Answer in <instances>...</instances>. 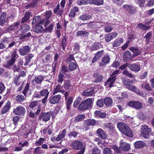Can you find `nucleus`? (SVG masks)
Returning a JSON list of instances; mask_svg holds the SVG:
<instances>
[{"instance_id": "nucleus-1", "label": "nucleus", "mask_w": 154, "mask_h": 154, "mask_svg": "<svg viewBox=\"0 0 154 154\" xmlns=\"http://www.w3.org/2000/svg\"><path fill=\"white\" fill-rule=\"evenodd\" d=\"M117 127L119 131L125 135L129 137L133 136L132 131L129 127L123 122H119L117 124Z\"/></svg>"}, {"instance_id": "nucleus-2", "label": "nucleus", "mask_w": 154, "mask_h": 154, "mask_svg": "<svg viewBox=\"0 0 154 154\" xmlns=\"http://www.w3.org/2000/svg\"><path fill=\"white\" fill-rule=\"evenodd\" d=\"M92 103V99L90 98H88L84 100L79 106V110L82 111L90 108Z\"/></svg>"}, {"instance_id": "nucleus-3", "label": "nucleus", "mask_w": 154, "mask_h": 154, "mask_svg": "<svg viewBox=\"0 0 154 154\" xmlns=\"http://www.w3.org/2000/svg\"><path fill=\"white\" fill-rule=\"evenodd\" d=\"M30 28V26L26 24L22 25L20 28L16 32L17 37L21 35L28 31Z\"/></svg>"}, {"instance_id": "nucleus-4", "label": "nucleus", "mask_w": 154, "mask_h": 154, "mask_svg": "<svg viewBox=\"0 0 154 154\" xmlns=\"http://www.w3.org/2000/svg\"><path fill=\"white\" fill-rule=\"evenodd\" d=\"M53 114V112L50 111L46 113H42L38 117V119L40 120L47 122L50 119L51 116Z\"/></svg>"}, {"instance_id": "nucleus-5", "label": "nucleus", "mask_w": 154, "mask_h": 154, "mask_svg": "<svg viewBox=\"0 0 154 154\" xmlns=\"http://www.w3.org/2000/svg\"><path fill=\"white\" fill-rule=\"evenodd\" d=\"M26 110L25 108L22 105L17 106L16 108L14 109L13 113L16 115H23L25 114Z\"/></svg>"}, {"instance_id": "nucleus-6", "label": "nucleus", "mask_w": 154, "mask_h": 154, "mask_svg": "<svg viewBox=\"0 0 154 154\" xmlns=\"http://www.w3.org/2000/svg\"><path fill=\"white\" fill-rule=\"evenodd\" d=\"M151 129L145 125H143L141 129V135L144 138H146V135H148L151 132Z\"/></svg>"}, {"instance_id": "nucleus-7", "label": "nucleus", "mask_w": 154, "mask_h": 154, "mask_svg": "<svg viewBox=\"0 0 154 154\" xmlns=\"http://www.w3.org/2000/svg\"><path fill=\"white\" fill-rule=\"evenodd\" d=\"M128 106L138 109L141 108L142 106V103L136 101H132L129 102L128 103Z\"/></svg>"}, {"instance_id": "nucleus-8", "label": "nucleus", "mask_w": 154, "mask_h": 154, "mask_svg": "<svg viewBox=\"0 0 154 154\" xmlns=\"http://www.w3.org/2000/svg\"><path fill=\"white\" fill-rule=\"evenodd\" d=\"M116 79V77L110 76L105 82L104 85L107 88H110L113 86V84Z\"/></svg>"}, {"instance_id": "nucleus-9", "label": "nucleus", "mask_w": 154, "mask_h": 154, "mask_svg": "<svg viewBox=\"0 0 154 154\" xmlns=\"http://www.w3.org/2000/svg\"><path fill=\"white\" fill-rule=\"evenodd\" d=\"M18 55L15 51H14L11 54V58L10 60L8 61V65L10 66L13 65L16 60L17 59Z\"/></svg>"}, {"instance_id": "nucleus-10", "label": "nucleus", "mask_w": 154, "mask_h": 154, "mask_svg": "<svg viewBox=\"0 0 154 154\" xmlns=\"http://www.w3.org/2000/svg\"><path fill=\"white\" fill-rule=\"evenodd\" d=\"M45 22V20L41 19L40 16H36L34 17L32 22V25L34 24L39 25L43 24Z\"/></svg>"}, {"instance_id": "nucleus-11", "label": "nucleus", "mask_w": 154, "mask_h": 154, "mask_svg": "<svg viewBox=\"0 0 154 154\" xmlns=\"http://www.w3.org/2000/svg\"><path fill=\"white\" fill-rule=\"evenodd\" d=\"M30 50V48L28 45L24 46L22 48L19 49V54L21 56H25L27 54Z\"/></svg>"}, {"instance_id": "nucleus-12", "label": "nucleus", "mask_w": 154, "mask_h": 154, "mask_svg": "<svg viewBox=\"0 0 154 154\" xmlns=\"http://www.w3.org/2000/svg\"><path fill=\"white\" fill-rule=\"evenodd\" d=\"M119 148L121 150L127 151L130 149V146L128 143L124 142L121 140Z\"/></svg>"}, {"instance_id": "nucleus-13", "label": "nucleus", "mask_w": 154, "mask_h": 154, "mask_svg": "<svg viewBox=\"0 0 154 154\" xmlns=\"http://www.w3.org/2000/svg\"><path fill=\"white\" fill-rule=\"evenodd\" d=\"M11 105L10 102L8 101L2 109L1 112L2 115L5 114L9 111L11 107Z\"/></svg>"}, {"instance_id": "nucleus-14", "label": "nucleus", "mask_w": 154, "mask_h": 154, "mask_svg": "<svg viewBox=\"0 0 154 154\" xmlns=\"http://www.w3.org/2000/svg\"><path fill=\"white\" fill-rule=\"evenodd\" d=\"M65 91L63 85L61 86L60 84H58L56 86L53 94V95H54L58 92H61L63 94L64 93Z\"/></svg>"}, {"instance_id": "nucleus-15", "label": "nucleus", "mask_w": 154, "mask_h": 154, "mask_svg": "<svg viewBox=\"0 0 154 154\" xmlns=\"http://www.w3.org/2000/svg\"><path fill=\"white\" fill-rule=\"evenodd\" d=\"M61 98V96L60 94L55 95L49 99L50 103L52 104L58 103Z\"/></svg>"}, {"instance_id": "nucleus-16", "label": "nucleus", "mask_w": 154, "mask_h": 154, "mask_svg": "<svg viewBox=\"0 0 154 154\" xmlns=\"http://www.w3.org/2000/svg\"><path fill=\"white\" fill-rule=\"evenodd\" d=\"M64 12L63 8H60V5L58 4L57 6L54 8V12L57 15L61 16L63 14Z\"/></svg>"}, {"instance_id": "nucleus-17", "label": "nucleus", "mask_w": 154, "mask_h": 154, "mask_svg": "<svg viewBox=\"0 0 154 154\" xmlns=\"http://www.w3.org/2000/svg\"><path fill=\"white\" fill-rule=\"evenodd\" d=\"M71 145L74 149H76L78 150L81 149L82 147V143L79 141H75L72 142Z\"/></svg>"}, {"instance_id": "nucleus-18", "label": "nucleus", "mask_w": 154, "mask_h": 154, "mask_svg": "<svg viewBox=\"0 0 154 154\" xmlns=\"http://www.w3.org/2000/svg\"><path fill=\"white\" fill-rule=\"evenodd\" d=\"M92 17L91 15L85 13L80 15L79 18L83 21L88 20Z\"/></svg>"}, {"instance_id": "nucleus-19", "label": "nucleus", "mask_w": 154, "mask_h": 154, "mask_svg": "<svg viewBox=\"0 0 154 154\" xmlns=\"http://www.w3.org/2000/svg\"><path fill=\"white\" fill-rule=\"evenodd\" d=\"M130 50L133 53L134 56H136L141 53L142 49H138L137 47H131L130 48Z\"/></svg>"}, {"instance_id": "nucleus-20", "label": "nucleus", "mask_w": 154, "mask_h": 154, "mask_svg": "<svg viewBox=\"0 0 154 154\" xmlns=\"http://www.w3.org/2000/svg\"><path fill=\"white\" fill-rule=\"evenodd\" d=\"M123 7L129 13H134L136 9L132 5H123Z\"/></svg>"}, {"instance_id": "nucleus-21", "label": "nucleus", "mask_w": 154, "mask_h": 154, "mask_svg": "<svg viewBox=\"0 0 154 154\" xmlns=\"http://www.w3.org/2000/svg\"><path fill=\"white\" fill-rule=\"evenodd\" d=\"M128 67L131 70L135 72H138L140 69V65L135 63L130 65Z\"/></svg>"}, {"instance_id": "nucleus-22", "label": "nucleus", "mask_w": 154, "mask_h": 154, "mask_svg": "<svg viewBox=\"0 0 154 154\" xmlns=\"http://www.w3.org/2000/svg\"><path fill=\"white\" fill-rule=\"evenodd\" d=\"M32 31L36 33H41L43 32V28L42 26L39 25H36L32 29Z\"/></svg>"}, {"instance_id": "nucleus-23", "label": "nucleus", "mask_w": 154, "mask_h": 154, "mask_svg": "<svg viewBox=\"0 0 154 154\" xmlns=\"http://www.w3.org/2000/svg\"><path fill=\"white\" fill-rule=\"evenodd\" d=\"M145 143L142 141H138L135 142L134 144L135 148L138 149L142 148L146 146Z\"/></svg>"}, {"instance_id": "nucleus-24", "label": "nucleus", "mask_w": 154, "mask_h": 154, "mask_svg": "<svg viewBox=\"0 0 154 154\" xmlns=\"http://www.w3.org/2000/svg\"><path fill=\"white\" fill-rule=\"evenodd\" d=\"M127 88L131 91L135 92L136 94L139 95H140L141 93L140 92L139 89L137 88L134 85H131L127 87Z\"/></svg>"}, {"instance_id": "nucleus-25", "label": "nucleus", "mask_w": 154, "mask_h": 154, "mask_svg": "<svg viewBox=\"0 0 154 154\" xmlns=\"http://www.w3.org/2000/svg\"><path fill=\"white\" fill-rule=\"evenodd\" d=\"M110 60V58L108 56H105L102 59L101 62L100 63V66H102L106 64L109 62Z\"/></svg>"}, {"instance_id": "nucleus-26", "label": "nucleus", "mask_w": 154, "mask_h": 154, "mask_svg": "<svg viewBox=\"0 0 154 154\" xmlns=\"http://www.w3.org/2000/svg\"><path fill=\"white\" fill-rule=\"evenodd\" d=\"M66 130L64 129L63 130L60 134H59L56 138L55 140L57 141L61 140L63 138L65 137L66 134Z\"/></svg>"}, {"instance_id": "nucleus-27", "label": "nucleus", "mask_w": 154, "mask_h": 154, "mask_svg": "<svg viewBox=\"0 0 154 154\" xmlns=\"http://www.w3.org/2000/svg\"><path fill=\"white\" fill-rule=\"evenodd\" d=\"M93 77L96 82H100L102 80L103 77L98 73H95L93 75Z\"/></svg>"}, {"instance_id": "nucleus-28", "label": "nucleus", "mask_w": 154, "mask_h": 154, "mask_svg": "<svg viewBox=\"0 0 154 154\" xmlns=\"http://www.w3.org/2000/svg\"><path fill=\"white\" fill-rule=\"evenodd\" d=\"M79 12V9L78 7H75L71 10L69 14V17L71 18H73L75 14Z\"/></svg>"}, {"instance_id": "nucleus-29", "label": "nucleus", "mask_w": 154, "mask_h": 154, "mask_svg": "<svg viewBox=\"0 0 154 154\" xmlns=\"http://www.w3.org/2000/svg\"><path fill=\"white\" fill-rule=\"evenodd\" d=\"M97 133L99 137L103 139L106 138V136L104 131L101 128L98 129L97 131Z\"/></svg>"}, {"instance_id": "nucleus-30", "label": "nucleus", "mask_w": 154, "mask_h": 154, "mask_svg": "<svg viewBox=\"0 0 154 154\" xmlns=\"http://www.w3.org/2000/svg\"><path fill=\"white\" fill-rule=\"evenodd\" d=\"M98 23H96L95 22H91L88 23V27L89 29H93L94 31L95 29L98 28V26L97 24Z\"/></svg>"}, {"instance_id": "nucleus-31", "label": "nucleus", "mask_w": 154, "mask_h": 154, "mask_svg": "<svg viewBox=\"0 0 154 154\" xmlns=\"http://www.w3.org/2000/svg\"><path fill=\"white\" fill-rule=\"evenodd\" d=\"M32 15V14L31 12H26L25 14L24 17L23 18L21 23H23L28 20L29 19L30 16Z\"/></svg>"}, {"instance_id": "nucleus-32", "label": "nucleus", "mask_w": 154, "mask_h": 154, "mask_svg": "<svg viewBox=\"0 0 154 154\" xmlns=\"http://www.w3.org/2000/svg\"><path fill=\"white\" fill-rule=\"evenodd\" d=\"M95 116L97 117H100L101 118H104L106 117V114L104 112H101L99 110H96L94 112Z\"/></svg>"}, {"instance_id": "nucleus-33", "label": "nucleus", "mask_w": 154, "mask_h": 154, "mask_svg": "<svg viewBox=\"0 0 154 154\" xmlns=\"http://www.w3.org/2000/svg\"><path fill=\"white\" fill-rule=\"evenodd\" d=\"M6 14L5 13H3L0 17V26H2L5 23L6 19Z\"/></svg>"}, {"instance_id": "nucleus-34", "label": "nucleus", "mask_w": 154, "mask_h": 154, "mask_svg": "<svg viewBox=\"0 0 154 154\" xmlns=\"http://www.w3.org/2000/svg\"><path fill=\"white\" fill-rule=\"evenodd\" d=\"M121 79L122 81L123 84L125 86H129V85H131V83L132 81H130L129 79L121 77Z\"/></svg>"}, {"instance_id": "nucleus-35", "label": "nucleus", "mask_w": 154, "mask_h": 154, "mask_svg": "<svg viewBox=\"0 0 154 154\" xmlns=\"http://www.w3.org/2000/svg\"><path fill=\"white\" fill-rule=\"evenodd\" d=\"M94 91L92 90L91 91L86 90L83 92L82 95L85 96H90L93 95L94 94Z\"/></svg>"}, {"instance_id": "nucleus-36", "label": "nucleus", "mask_w": 154, "mask_h": 154, "mask_svg": "<svg viewBox=\"0 0 154 154\" xmlns=\"http://www.w3.org/2000/svg\"><path fill=\"white\" fill-rule=\"evenodd\" d=\"M101 150L97 147H94L91 149V154H101Z\"/></svg>"}, {"instance_id": "nucleus-37", "label": "nucleus", "mask_w": 154, "mask_h": 154, "mask_svg": "<svg viewBox=\"0 0 154 154\" xmlns=\"http://www.w3.org/2000/svg\"><path fill=\"white\" fill-rule=\"evenodd\" d=\"M104 102L106 106H109L112 104V100L110 97H106L104 99Z\"/></svg>"}, {"instance_id": "nucleus-38", "label": "nucleus", "mask_w": 154, "mask_h": 154, "mask_svg": "<svg viewBox=\"0 0 154 154\" xmlns=\"http://www.w3.org/2000/svg\"><path fill=\"white\" fill-rule=\"evenodd\" d=\"M40 95L42 96H45V97H48L49 94V91L47 89H45L41 90L40 92Z\"/></svg>"}, {"instance_id": "nucleus-39", "label": "nucleus", "mask_w": 154, "mask_h": 154, "mask_svg": "<svg viewBox=\"0 0 154 154\" xmlns=\"http://www.w3.org/2000/svg\"><path fill=\"white\" fill-rule=\"evenodd\" d=\"M20 23V22H19L14 23L9 27V29L11 31L15 30L17 28Z\"/></svg>"}, {"instance_id": "nucleus-40", "label": "nucleus", "mask_w": 154, "mask_h": 154, "mask_svg": "<svg viewBox=\"0 0 154 154\" xmlns=\"http://www.w3.org/2000/svg\"><path fill=\"white\" fill-rule=\"evenodd\" d=\"M91 4H94L98 6L102 5L103 4V0H91Z\"/></svg>"}, {"instance_id": "nucleus-41", "label": "nucleus", "mask_w": 154, "mask_h": 154, "mask_svg": "<svg viewBox=\"0 0 154 154\" xmlns=\"http://www.w3.org/2000/svg\"><path fill=\"white\" fill-rule=\"evenodd\" d=\"M44 79L43 76L42 75H38L35 78V82L37 84H41Z\"/></svg>"}, {"instance_id": "nucleus-42", "label": "nucleus", "mask_w": 154, "mask_h": 154, "mask_svg": "<svg viewBox=\"0 0 154 154\" xmlns=\"http://www.w3.org/2000/svg\"><path fill=\"white\" fill-rule=\"evenodd\" d=\"M137 27L140 29L143 30H146L149 29V28L150 26H146L143 23H140L137 25Z\"/></svg>"}, {"instance_id": "nucleus-43", "label": "nucleus", "mask_w": 154, "mask_h": 154, "mask_svg": "<svg viewBox=\"0 0 154 154\" xmlns=\"http://www.w3.org/2000/svg\"><path fill=\"white\" fill-rule=\"evenodd\" d=\"M66 101L67 107L66 108L67 109H70V106L71 105L73 101V98L71 97H69L68 99H67Z\"/></svg>"}, {"instance_id": "nucleus-44", "label": "nucleus", "mask_w": 154, "mask_h": 154, "mask_svg": "<svg viewBox=\"0 0 154 154\" xmlns=\"http://www.w3.org/2000/svg\"><path fill=\"white\" fill-rule=\"evenodd\" d=\"M100 46L101 45L99 43H95L91 46V49L92 51L97 50L99 48Z\"/></svg>"}, {"instance_id": "nucleus-45", "label": "nucleus", "mask_w": 154, "mask_h": 154, "mask_svg": "<svg viewBox=\"0 0 154 154\" xmlns=\"http://www.w3.org/2000/svg\"><path fill=\"white\" fill-rule=\"evenodd\" d=\"M91 0H78L77 3L79 5L91 4Z\"/></svg>"}, {"instance_id": "nucleus-46", "label": "nucleus", "mask_w": 154, "mask_h": 154, "mask_svg": "<svg viewBox=\"0 0 154 154\" xmlns=\"http://www.w3.org/2000/svg\"><path fill=\"white\" fill-rule=\"evenodd\" d=\"M77 68L76 64L74 62H71L70 63L69 66V69L70 71H73Z\"/></svg>"}, {"instance_id": "nucleus-47", "label": "nucleus", "mask_w": 154, "mask_h": 154, "mask_svg": "<svg viewBox=\"0 0 154 154\" xmlns=\"http://www.w3.org/2000/svg\"><path fill=\"white\" fill-rule=\"evenodd\" d=\"M88 35V32L86 31H80L77 32V35L79 36H87Z\"/></svg>"}, {"instance_id": "nucleus-48", "label": "nucleus", "mask_w": 154, "mask_h": 154, "mask_svg": "<svg viewBox=\"0 0 154 154\" xmlns=\"http://www.w3.org/2000/svg\"><path fill=\"white\" fill-rule=\"evenodd\" d=\"M29 83H27L25 87L24 90L23 92V94L25 97H27L28 96L27 93L28 91L29 90Z\"/></svg>"}, {"instance_id": "nucleus-49", "label": "nucleus", "mask_w": 154, "mask_h": 154, "mask_svg": "<svg viewBox=\"0 0 154 154\" xmlns=\"http://www.w3.org/2000/svg\"><path fill=\"white\" fill-rule=\"evenodd\" d=\"M86 124L88 126L93 125H94L96 122L94 119H88L85 122Z\"/></svg>"}, {"instance_id": "nucleus-50", "label": "nucleus", "mask_w": 154, "mask_h": 154, "mask_svg": "<svg viewBox=\"0 0 154 154\" xmlns=\"http://www.w3.org/2000/svg\"><path fill=\"white\" fill-rule=\"evenodd\" d=\"M85 115L80 114L77 116L75 119V120L76 122H78L82 121L85 118Z\"/></svg>"}, {"instance_id": "nucleus-51", "label": "nucleus", "mask_w": 154, "mask_h": 154, "mask_svg": "<svg viewBox=\"0 0 154 154\" xmlns=\"http://www.w3.org/2000/svg\"><path fill=\"white\" fill-rule=\"evenodd\" d=\"M64 75L61 72H59L57 81L60 83H62L63 80Z\"/></svg>"}, {"instance_id": "nucleus-52", "label": "nucleus", "mask_w": 154, "mask_h": 154, "mask_svg": "<svg viewBox=\"0 0 154 154\" xmlns=\"http://www.w3.org/2000/svg\"><path fill=\"white\" fill-rule=\"evenodd\" d=\"M123 74L125 75L128 77L130 78H132L134 77V76L131 73H129V71L127 69L124 70L122 72Z\"/></svg>"}, {"instance_id": "nucleus-53", "label": "nucleus", "mask_w": 154, "mask_h": 154, "mask_svg": "<svg viewBox=\"0 0 154 154\" xmlns=\"http://www.w3.org/2000/svg\"><path fill=\"white\" fill-rule=\"evenodd\" d=\"M152 36V32H149L147 33L146 35L145 38L146 39V41L147 44H149V42L150 40V39L151 38Z\"/></svg>"}, {"instance_id": "nucleus-54", "label": "nucleus", "mask_w": 154, "mask_h": 154, "mask_svg": "<svg viewBox=\"0 0 154 154\" xmlns=\"http://www.w3.org/2000/svg\"><path fill=\"white\" fill-rule=\"evenodd\" d=\"M82 100V98L81 97H77L76 100L74 103V107L75 108H76Z\"/></svg>"}, {"instance_id": "nucleus-55", "label": "nucleus", "mask_w": 154, "mask_h": 154, "mask_svg": "<svg viewBox=\"0 0 154 154\" xmlns=\"http://www.w3.org/2000/svg\"><path fill=\"white\" fill-rule=\"evenodd\" d=\"M45 140V138L42 137L40 138L38 141L36 142V145L37 146L41 145L43 143Z\"/></svg>"}, {"instance_id": "nucleus-56", "label": "nucleus", "mask_w": 154, "mask_h": 154, "mask_svg": "<svg viewBox=\"0 0 154 154\" xmlns=\"http://www.w3.org/2000/svg\"><path fill=\"white\" fill-rule=\"evenodd\" d=\"M103 154H112L113 152L109 148H106L103 150Z\"/></svg>"}, {"instance_id": "nucleus-57", "label": "nucleus", "mask_w": 154, "mask_h": 154, "mask_svg": "<svg viewBox=\"0 0 154 154\" xmlns=\"http://www.w3.org/2000/svg\"><path fill=\"white\" fill-rule=\"evenodd\" d=\"M24 97L22 95H18L16 97V100L20 103L22 102L24 100Z\"/></svg>"}, {"instance_id": "nucleus-58", "label": "nucleus", "mask_w": 154, "mask_h": 154, "mask_svg": "<svg viewBox=\"0 0 154 154\" xmlns=\"http://www.w3.org/2000/svg\"><path fill=\"white\" fill-rule=\"evenodd\" d=\"M131 52L129 51H126L125 52L124 54V60L128 59L131 56Z\"/></svg>"}, {"instance_id": "nucleus-59", "label": "nucleus", "mask_w": 154, "mask_h": 154, "mask_svg": "<svg viewBox=\"0 0 154 154\" xmlns=\"http://www.w3.org/2000/svg\"><path fill=\"white\" fill-rule=\"evenodd\" d=\"M41 147H36L35 149V154H42L44 153L42 150H41Z\"/></svg>"}, {"instance_id": "nucleus-60", "label": "nucleus", "mask_w": 154, "mask_h": 154, "mask_svg": "<svg viewBox=\"0 0 154 154\" xmlns=\"http://www.w3.org/2000/svg\"><path fill=\"white\" fill-rule=\"evenodd\" d=\"M37 2H33L30 3L26 5V9L29 8V7H34L36 5Z\"/></svg>"}, {"instance_id": "nucleus-61", "label": "nucleus", "mask_w": 154, "mask_h": 154, "mask_svg": "<svg viewBox=\"0 0 154 154\" xmlns=\"http://www.w3.org/2000/svg\"><path fill=\"white\" fill-rule=\"evenodd\" d=\"M70 85H71L69 82L68 81L66 82L63 85L65 91L67 89L69 88L70 87Z\"/></svg>"}, {"instance_id": "nucleus-62", "label": "nucleus", "mask_w": 154, "mask_h": 154, "mask_svg": "<svg viewBox=\"0 0 154 154\" xmlns=\"http://www.w3.org/2000/svg\"><path fill=\"white\" fill-rule=\"evenodd\" d=\"M61 69L62 72L64 74H66L68 72V70L67 67L65 65H63L61 67Z\"/></svg>"}, {"instance_id": "nucleus-63", "label": "nucleus", "mask_w": 154, "mask_h": 154, "mask_svg": "<svg viewBox=\"0 0 154 154\" xmlns=\"http://www.w3.org/2000/svg\"><path fill=\"white\" fill-rule=\"evenodd\" d=\"M19 117L18 116H15L13 117V121L14 124L15 125H17V122L19 120Z\"/></svg>"}, {"instance_id": "nucleus-64", "label": "nucleus", "mask_w": 154, "mask_h": 154, "mask_svg": "<svg viewBox=\"0 0 154 154\" xmlns=\"http://www.w3.org/2000/svg\"><path fill=\"white\" fill-rule=\"evenodd\" d=\"M52 11H48L46 12L45 16L46 18L47 19H49L51 15Z\"/></svg>"}]
</instances>
